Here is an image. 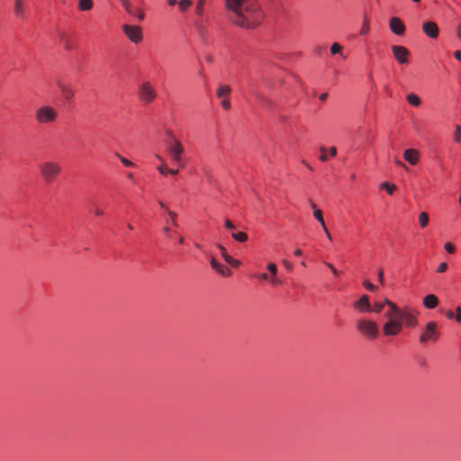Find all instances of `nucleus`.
<instances>
[{
  "instance_id": "obj_7",
  "label": "nucleus",
  "mask_w": 461,
  "mask_h": 461,
  "mask_svg": "<svg viewBox=\"0 0 461 461\" xmlns=\"http://www.w3.org/2000/svg\"><path fill=\"white\" fill-rule=\"evenodd\" d=\"M268 273L255 274L254 277L260 282H267L271 286H279L283 285V280L277 276V266L275 263L267 265Z\"/></svg>"
},
{
  "instance_id": "obj_51",
  "label": "nucleus",
  "mask_w": 461,
  "mask_h": 461,
  "mask_svg": "<svg viewBox=\"0 0 461 461\" xmlns=\"http://www.w3.org/2000/svg\"><path fill=\"white\" fill-rule=\"evenodd\" d=\"M179 172L178 168H169L168 167V171H167V175H171V176H176L177 175Z\"/></svg>"
},
{
  "instance_id": "obj_13",
  "label": "nucleus",
  "mask_w": 461,
  "mask_h": 461,
  "mask_svg": "<svg viewBox=\"0 0 461 461\" xmlns=\"http://www.w3.org/2000/svg\"><path fill=\"white\" fill-rule=\"evenodd\" d=\"M392 51L393 53L395 59L400 64L409 63L410 52L405 47L395 45L392 47Z\"/></svg>"
},
{
  "instance_id": "obj_12",
  "label": "nucleus",
  "mask_w": 461,
  "mask_h": 461,
  "mask_svg": "<svg viewBox=\"0 0 461 461\" xmlns=\"http://www.w3.org/2000/svg\"><path fill=\"white\" fill-rule=\"evenodd\" d=\"M122 30L126 37L134 44H139L143 40L142 29L138 25L123 24Z\"/></svg>"
},
{
  "instance_id": "obj_35",
  "label": "nucleus",
  "mask_w": 461,
  "mask_h": 461,
  "mask_svg": "<svg viewBox=\"0 0 461 461\" xmlns=\"http://www.w3.org/2000/svg\"><path fill=\"white\" fill-rule=\"evenodd\" d=\"M205 1L204 0H198L195 6V13L197 15L202 16L203 14V7H204Z\"/></svg>"
},
{
  "instance_id": "obj_16",
  "label": "nucleus",
  "mask_w": 461,
  "mask_h": 461,
  "mask_svg": "<svg viewBox=\"0 0 461 461\" xmlns=\"http://www.w3.org/2000/svg\"><path fill=\"white\" fill-rule=\"evenodd\" d=\"M354 309L360 312H371V305L367 295H362L357 301L353 303Z\"/></svg>"
},
{
  "instance_id": "obj_46",
  "label": "nucleus",
  "mask_w": 461,
  "mask_h": 461,
  "mask_svg": "<svg viewBox=\"0 0 461 461\" xmlns=\"http://www.w3.org/2000/svg\"><path fill=\"white\" fill-rule=\"evenodd\" d=\"M364 286L369 290V291H375L376 286L373 284H371L369 281H365L364 282Z\"/></svg>"
},
{
  "instance_id": "obj_6",
  "label": "nucleus",
  "mask_w": 461,
  "mask_h": 461,
  "mask_svg": "<svg viewBox=\"0 0 461 461\" xmlns=\"http://www.w3.org/2000/svg\"><path fill=\"white\" fill-rule=\"evenodd\" d=\"M166 147L173 164L184 167L185 166V148L180 140L172 137L167 141Z\"/></svg>"
},
{
  "instance_id": "obj_44",
  "label": "nucleus",
  "mask_w": 461,
  "mask_h": 461,
  "mask_svg": "<svg viewBox=\"0 0 461 461\" xmlns=\"http://www.w3.org/2000/svg\"><path fill=\"white\" fill-rule=\"evenodd\" d=\"M325 265L330 269L335 277H338L339 276L340 272L338 271L332 264L326 262Z\"/></svg>"
},
{
  "instance_id": "obj_23",
  "label": "nucleus",
  "mask_w": 461,
  "mask_h": 461,
  "mask_svg": "<svg viewBox=\"0 0 461 461\" xmlns=\"http://www.w3.org/2000/svg\"><path fill=\"white\" fill-rule=\"evenodd\" d=\"M14 15L19 19L25 17V5L23 0H15L14 5Z\"/></svg>"
},
{
  "instance_id": "obj_55",
  "label": "nucleus",
  "mask_w": 461,
  "mask_h": 461,
  "mask_svg": "<svg viewBox=\"0 0 461 461\" xmlns=\"http://www.w3.org/2000/svg\"><path fill=\"white\" fill-rule=\"evenodd\" d=\"M378 280L381 284L384 283V273L382 269H380L378 272Z\"/></svg>"
},
{
  "instance_id": "obj_63",
  "label": "nucleus",
  "mask_w": 461,
  "mask_h": 461,
  "mask_svg": "<svg viewBox=\"0 0 461 461\" xmlns=\"http://www.w3.org/2000/svg\"><path fill=\"white\" fill-rule=\"evenodd\" d=\"M185 241L184 238L183 237H180L179 240H178V243L179 244H183Z\"/></svg>"
},
{
  "instance_id": "obj_15",
  "label": "nucleus",
  "mask_w": 461,
  "mask_h": 461,
  "mask_svg": "<svg viewBox=\"0 0 461 461\" xmlns=\"http://www.w3.org/2000/svg\"><path fill=\"white\" fill-rule=\"evenodd\" d=\"M403 158L406 160L410 165L415 166L419 163L420 159V153L416 149H407L403 152Z\"/></svg>"
},
{
  "instance_id": "obj_48",
  "label": "nucleus",
  "mask_w": 461,
  "mask_h": 461,
  "mask_svg": "<svg viewBox=\"0 0 461 461\" xmlns=\"http://www.w3.org/2000/svg\"><path fill=\"white\" fill-rule=\"evenodd\" d=\"M133 15H137L140 21H142L145 18V14L142 10H137V12H134Z\"/></svg>"
},
{
  "instance_id": "obj_52",
  "label": "nucleus",
  "mask_w": 461,
  "mask_h": 461,
  "mask_svg": "<svg viewBox=\"0 0 461 461\" xmlns=\"http://www.w3.org/2000/svg\"><path fill=\"white\" fill-rule=\"evenodd\" d=\"M94 213L96 215V216H102L104 215V212L102 209L98 208V207H95L94 209Z\"/></svg>"
},
{
  "instance_id": "obj_40",
  "label": "nucleus",
  "mask_w": 461,
  "mask_h": 461,
  "mask_svg": "<svg viewBox=\"0 0 461 461\" xmlns=\"http://www.w3.org/2000/svg\"><path fill=\"white\" fill-rule=\"evenodd\" d=\"M320 151L321 153L320 156V160L322 162H326L328 160V156H327L328 149L324 147H321L320 149Z\"/></svg>"
},
{
  "instance_id": "obj_42",
  "label": "nucleus",
  "mask_w": 461,
  "mask_h": 461,
  "mask_svg": "<svg viewBox=\"0 0 461 461\" xmlns=\"http://www.w3.org/2000/svg\"><path fill=\"white\" fill-rule=\"evenodd\" d=\"M447 270V264L445 262H442L438 266L436 272L441 274V273L446 272Z\"/></svg>"
},
{
  "instance_id": "obj_14",
  "label": "nucleus",
  "mask_w": 461,
  "mask_h": 461,
  "mask_svg": "<svg viewBox=\"0 0 461 461\" xmlns=\"http://www.w3.org/2000/svg\"><path fill=\"white\" fill-rule=\"evenodd\" d=\"M389 27L395 35H402L405 32V25L398 17H393L389 21Z\"/></svg>"
},
{
  "instance_id": "obj_37",
  "label": "nucleus",
  "mask_w": 461,
  "mask_h": 461,
  "mask_svg": "<svg viewBox=\"0 0 461 461\" xmlns=\"http://www.w3.org/2000/svg\"><path fill=\"white\" fill-rule=\"evenodd\" d=\"M341 50H342V46L338 43V42H334L331 46H330V53L332 55H336V54H339L341 52Z\"/></svg>"
},
{
  "instance_id": "obj_9",
  "label": "nucleus",
  "mask_w": 461,
  "mask_h": 461,
  "mask_svg": "<svg viewBox=\"0 0 461 461\" xmlns=\"http://www.w3.org/2000/svg\"><path fill=\"white\" fill-rule=\"evenodd\" d=\"M357 330L365 337L369 339H376L379 333L377 324L368 319H359L357 321Z\"/></svg>"
},
{
  "instance_id": "obj_5",
  "label": "nucleus",
  "mask_w": 461,
  "mask_h": 461,
  "mask_svg": "<svg viewBox=\"0 0 461 461\" xmlns=\"http://www.w3.org/2000/svg\"><path fill=\"white\" fill-rule=\"evenodd\" d=\"M384 316L387 321L382 327L384 335L386 337L399 335L403 329L400 317L391 308L385 312Z\"/></svg>"
},
{
  "instance_id": "obj_24",
  "label": "nucleus",
  "mask_w": 461,
  "mask_h": 461,
  "mask_svg": "<svg viewBox=\"0 0 461 461\" xmlns=\"http://www.w3.org/2000/svg\"><path fill=\"white\" fill-rule=\"evenodd\" d=\"M406 100L411 105L414 107H419L421 104L420 98L416 94H408L406 95Z\"/></svg>"
},
{
  "instance_id": "obj_33",
  "label": "nucleus",
  "mask_w": 461,
  "mask_h": 461,
  "mask_svg": "<svg viewBox=\"0 0 461 461\" xmlns=\"http://www.w3.org/2000/svg\"><path fill=\"white\" fill-rule=\"evenodd\" d=\"M167 214L169 216V220L167 221V224H172L173 227H177V221H176V213L172 211H167Z\"/></svg>"
},
{
  "instance_id": "obj_27",
  "label": "nucleus",
  "mask_w": 461,
  "mask_h": 461,
  "mask_svg": "<svg viewBox=\"0 0 461 461\" xmlns=\"http://www.w3.org/2000/svg\"><path fill=\"white\" fill-rule=\"evenodd\" d=\"M93 8V1L92 0H79L78 1V9L81 11H89Z\"/></svg>"
},
{
  "instance_id": "obj_11",
  "label": "nucleus",
  "mask_w": 461,
  "mask_h": 461,
  "mask_svg": "<svg viewBox=\"0 0 461 461\" xmlns=\"http://www.w3.org/2000/svg\"><path fill=\"white\" fill-rule=\"evenodd\" d=\"M230 93L231 87L226 84H220L216 88V97L220 100L221 106L225 111H229L231 108L230 101Z\"/></svg>"
},
{
  "instance_id": "obj_59",
  "label": "nucleus",
  "mask_w": 461,
  "mask_h": 461,
  "mask_svg": "<svg viewBox=\"0 0 461 461\" xmlns=\"http://www.w3.org/2000/svg\"><path fill=\"white\" fill-rule=\"evenodd\" d=\"M456 34L457 37L461 40V24L457 26Z\"/></svg>"
},
{
  "instance_id": "obj_8",
  "label": "nucleus",
  "mask_w": 461,
  "mask_h": 461,
  "mask_svg": "<svg viewBox=\"0 0 461 461\" xmlns=\"http://www.w3.org/2000/svg\"><path fill=\"white\" fill-rule=\"evenodd\" d=\"M58 118L57 110L50 105H41L35 111V120L40 124H50Z\"/></svg>"
},
{
  "instance_id": "obj_53",
  "label": "nucleus",
  "mask_w": 461,
  "mask_h": 461,
  "mask_svg": "<svg viewBox=\"0 0 461 461\" xmlns=\"http://www.w3.org/2000/svg\"><path fill=\"white\" fill-rule=\"evenodd\" d=\"M321 228H322V230H323V231H324V233H325L326 237H327L330 240H331V235H330V233L329 230L327 229L326 224L324 225V227H321Z\"/></svg>"
},
{
  "instance_id": "obj_21",
  "label": "nucleus",
  "mask_w": 461,
  "mask_h": 461,
  "mask_svg": "<svg viewBox=\"0 0 461 461\" xmlns=\"http://www.w3.org/2000/svg\"><path fill=\"white\" fill-rule=\"evenodd\" d=\"M218 248L226 263H228L232 267H239L240 266V261L230 256L223 246L218 245Z\"/></svg>"
},
{
  "instance_id": "obj_3",
  "label": "nucleus",
  "mask_w": 461,
  "mask_h": 461,
  "mask_svg": "<svg viewBox=\"0 0 461 461\" xmlns=\"http://www.w3.org/2000/svg\"><path fill=\"white\" fill-rule=\"evenodd\" d=\"M39 172L46 184H51L61 175L62 166L54 160H45L39 165Z\"/></svg>"
},
{
  "instance_id": "obj_57",
  "label": "nucleus",
  "mask_w": 461,
  "mask_h": 461,
  "mask_svg": "<svg viewBox=\"0 0 461 461\" xmlns=\"http://www.w3.org/2000/svg\"><path fill=\"white\" fill-rule=\"evenodd\" d=\"M455 58L458 60H461V50L455 51Z\"/></svg>"
},
{
  "instance_id": "obj_31",
  "label": "nucleus",
  "mask_w": 461,
  "mask_h": 461,
  "mask_svg": "<svg viewBox=\"0 0 461 461\" xmlns=\"http://www.w3.org/2000/svg\"><path fill=\"white\" fill-rule=\"evenodd\" d=\"M313 217L321 223V227H324L325 221L321 209H315L313 211Z\"/></svg>"
},
{
  "instance_id": "obj_17",
  "label": "nucleus",
  "mask_w": 461,
  "mask_h": 461,
  "mask_svg": "<svg viewBox=\"0 0 461 461\" xmlns=\"http://www.w3.org/2000/svg\"><path fill=\"white\" fill-rule=\"evenodd\" d=\"M211 267L221 276L229 277L232 275L231 270L225 265L219 263L214 258L210 260Z\"/></svg>"
},
{
  "instance_id": "obj_41",
  "label": "nucleus",
  "mask_w": 461,
  "mask_h": 461,
  "mask_svg": "<svg viewBox=\"0 0 461 461\" xmlns=\"http://www.w3.org/2000/svg\"><path fill=\"white\" fill-rule=\"evenodd\" d=\"M444 248H445L446 251L449 254H453L456 251L455 246L450 242L445 243Z\"/></svg>"
},
{
  "instance_id": "obj_28",
  "label": "nucleus",
  "mask_w": 461,
  "mask_h": 461,
  "mask_svg": "<svg viewBox=\"0 0 461 461\" xmlns=\"http://www.w3.org/2000/svg\"><path fill=\"white\" fill-rule=\"evenodd\" d=\"M231 237L239 242H245L248 240V235L244 231H232Z\"/></svg>"
},
{
  "instance_id": "obj_18",
  "label": "nucleus",
  "mask_w": 461,
  "mask_h": 461,
  "mask_svg": "<svg viewBox=\"0 0 461 461\" xmlns=\"http://www.w3.org/2000/svg\"><path fill=\"white\" fill-rule=\"evenodd\" d=\"M423 32L429 38L435 39L438 36V27L434 22H426L422 24Z\"/></svg>"
},
{
  "instance_id": "obj_56",
  "label": "nucleus",
  "mask_w": 461,
  "mask_h": 461,
  "mask_svg": "<svg viewBox=\"0 0 461 461\" xmlns=\"http://www.w3.org/2000/svg\"><path fill=\"white\" fill-rule=\"evenodd\" d=\"M127 178H128L131 182H132V183H134V182H135L134 175H133L131 172H129V173L127 174Z\"/></svg>"
},
{
  "instance_id": "obj_43",
  "label": "nucleus",
  "mask_w": 461,
  "mask_h": 461,
  "mask_svg": "<svg viewBox=\"0 0 461 461\" xmlns=\"http://www.w3.org/2000/svg\"><path fill=\"white\" fill-rule=\"evenodd\" d=\"M122 5L123 7L125 8V10L131 14H134V11L131 9V4L129 3V1L127 0H123L122 1Z\"/></svg>"
},
{
  "instance_id": "obj_45",
  "label": "nucleus",
  "mask_w": 461,
  "mask_h": 461,
  "mask_svg": "<svg viewBox=\"0 0 461 461\" xmlns=\"http://www.w3.org/2000/svg\"><path fill=\"white\" fill-rule=\"evenodd\" d=\"M224 226L227 230H233L235 229V226L234 224L232 223V221L229 219L225 220L224 221Z\"/></svg>"
},
{
  "instance_id": "obj_2",
  "label": "nucleus",
  "mask_w": 461,
  "mask_h": 461,
  "mask_svg": "<svg viewBox=\"0 0 461 461\" xmlns=\"http://www.w3.org/2000/svg\"><path fill=\"white\" fill-rule=\"evenodd\" d=\"M441 337L439 324L436 321L425 322L419 330L418 341L421 346L437 343Z\"/></svg>"
},
{
  "instance_id": "obj_19",
  "label": "nucleus",
  "mask_w": 461,
  "mask_h": 461,
  "mask_svg": "<svg viewBox=\"0 0 461 461\" xmlns=\"http://www.w3.org/2000/svg\"><path fill=\"white\" fill-rule=\"evenodd\" d=\"M59 43L66 50H71L76 47L73 37L67 32H60L59 34Z\"/></svg>"
},
{
  "instance_id": "obj_38",
  "label": "nucleus",
  "mask_w": 461,
  "mask_h": 461,
  "mask_svg": "<svg viewBox=\"0 0 461 461\" xmlns=\"http://www.w3.org/2000/svg\"><path fill=\"white\" fill-rule=\"evenodd\" d=\"M116 156H117V158H119V159L121 160V162L122 163L123 166H125L127 167H135V164L132 161H131L130 159H128L124 157H122L119 154H116Z\"/></svg>"
},
{
  "instance_id": "obj_30",
  "label": "nucleus",
  "mask_w": 461,
  "mask_h": 461,
  "mask_svg": "<svg viewBox=\"0 0 461 461\" xmlns=\"http://www.w3.org/2000/svg\"><path fill=\"white\" fill-rule=\"evenodd\" d=\"M380 188L386 190L389 194H393L394 191L397 189L396 185L393 184H390L388 182H384L381 184Z\"/></svg>"
},
{
  "instance_id": "obj_49",
  "label": "nucleus",
  "mask_w": 461,
  "mask_h": 461,
  "mask_svg": "<svg viewBox=\"0 0 461 461\" xmlns=\"http://www.w3.org/2000/svg\"><path fill=\"white\" fill-rule=\"evenodd\" d=\"M163 231H164V233L166 234V236L167 238H171L172 237V230H171V228L169 226H165L163 228Z\"/></svg>"
},
{
  "instance_id": "obj_29",
  "label": "nucleus",
  "mask_w": 461,
  "mask_h": 461,
  "mask_svg": "<svg viewBox=\"0 0 461 461\" xmlns=\"http://www.w3.org/2000/svg\"><path fill=\"white\" fill-rule=\"evenodd\" d=\"M191 0H180L178 2V8L181 13H185L189 7L192 5Z\"/></svg>"
},
{
  "instance_id": "obj_58",
  "label": "nucleus",
  "mask_w": 461,
  "mask_h": 461,
  "mask_svg": "<svg viewBox=\"0 0 461 461\" xmlns=\"http://www.w3.org/2000/svg\"><path fill=\"white\" fill-rule=\"evenodd\" d=\"M303 254L302 250L300 249H297L294 251V255L296 257H299Z\"/></svg>"
},
{
  "instance_id": "obj_54",
  "label": "nucleus",
  "mask_w": 461,
  "mask_h": 461,
  "mask_svg": "<svg viewBox=\"0 0 461 461\" xmlns=\"http://www.w3.org/2000/svg\"><path fill=\"white\" fill-rule=\"evenodd\" d=\"M456 312V321L461 322V308L457 307Z\"/></svg>"
},
{
  "instance_id": "obj_1",
  "label": "nucleus",
  "mask_w": 461,
  "mask_h": 461,
  "mask_svg": "<svg viewBox=\"0 0 461 461\" xmlns=\"http://www.w3.org/2000/svg\"><path fill=\"white\" fill-rule=\"evenodd\" d=\"M229 21L244 29L258 27L264 19V14L256 0H224Z\"/></svg>"
},
{
  "instance_id": "obj_22",
  "label": "nucleus",
  "mask_w": 461,
  "mask_h": 461,
  "mask_svg": "<svg viewBox=\"0 0 461 461\" xmlns=\"http://www.w3.org/2000/svg\"><path fill=\"white\" fill-rule=\"evenodd\" d=\"M59 88L61 92L62 97L67 101H71L74 97V90L68 84L59 83Z\"/></svg>"
},
{
  "instance_id": "obj_39",
  "label": "nucleus",
  "mask_w": 461,
  "mask_h": 461,
  "mask_svg": "<svg viewBox=\"0 0 461 461\" xmlns=\"http://www.w3.org/2000/svg\"><path fill=\"white\" fill-rule=\"evenodd\" d=\"M158 171L163 176H167L168 167L163 162L158 167Z\"/></svg>"
},
{
  "instance_id": "obj_26",
  "label": "nucleus",
  "mask_w": 461,
  "mask_h": 461,
  "mask_svg": "<svg viewBox=\"0 0 461 461\" xmlns=\"http://www.w3.org/2000/svg\"><path fill=\"white\" fill-rule=\"evenodd\" d=\"M255 96L261 105L266 106V107L272 106V104H273L272 101L269 100L268 98H267L266 96H264L263 95L257 93V94H255Z\"/></svg>"
},
{
  "instance_id": "obj_47",
  "label": "nucleus",
  "mask_w": 461,
  "mask_h": 461,
  "mask_svg": "<svg viewBox=\"0 0 461 461\" xmlns=\"http://www.w3.org/2000/svg\"><path fill=\"white\" fill-rule=\"evenodd\" d=\"M393 161H394V164H395L396 166H398V167H402V168H403V169H405V170H407V169H408L407 166H406L403 162H402L401 160H399L397 158H395L393 159Z\"/></svg>"
},
{
  "instance_id": "obj_60",
  "label": "nucleus",
  "mask_w": 461,
  "mask_h": 461,
  "mask_svg": "<svg viewBox=\"0 0 461 461\" xmlns=\"http://www.w3.org/2000/svg\"><path fill=\"white\" fill-rule=\"evenodd\" d=\"M167 3L168 5L173 6L177 3V1L176 0H167Z\"/></svg>"
},
{
  "instance_id": "obj_4",
  "label": "nucleus",
  "mask_w": 461,
  "mask_h": 461,
  "mask_svg": "<svg viewBox=\"0 0 461 461\" xmlns=\"http://www.w3.org/2000/svg\"><path fill=\"white\" fill-rule=\"evenodd\" d=\"M385 303L400 317L402 325L404 324L407 328H415L418 326L419 312L417 311L409 308H399L394 303L388 299H385Z\"/></svg>"
},
{
  "instance_id": "obj_25",
  "label": "nucleus",
  "mask_w": 461,
  "mask_h": 461,
  "mask_svg": "<svg viewBox=\"0 0 461 461\" xmlns=\"http://www.w3.org/2000/svg\"><path fill=\"white\" fill-rule=\"evenodd\" d=\"M419 225L420 228H426L429 222V214L426 212H421L418 217Z\"/></svg>"
},
{
  "instance_id": "obj_64",
  "label": "nucleus",
  "mask_w": 461,
  "mask_h": 461,
  "mask_svg": "<svg viewBox=\"0 0 461 461\" xmlns=\"http://www.w3.org/2000/svg\"><path fill=\"white\" fill-rule=\"evenodd\" d=\"M156 158H158V160H160L162 163L164 162V159L162 158L161 156L157 155Z\"/></svg>"
},
{
  "instance_id": "obj_36",
  "label": "nucleus",
  "mask_w": 461,
  "mask_h": 461,
  "mask_svg": "<svg viewBox=\"0 0 461 461\" xmlns=\"http://www.w3.org/2000/svg\"><path fill=\"white\" fill-rule=\"evenodd\" d=\"M384 305H387L385 303V301L384 303H381V302H375L374 303V308H371V312H376V313H379L382 312V310L384 309Z\"/></svg>"
},
{
  "instance_id": "obj_34",
  "label": "nucleus",
  "mask_w": 461,
  "mask_h": 461,
  "mask_svg": "<svg viewBox=\"0 0 461 461\" xmlns=\"http://www.w3.org/2000/svg\"><path fill=\"white\" fill-rule=\"evenodd\" d=\"M370 27H369V20L366 16L364 17L363 25L360 30L361 35H366L369 32Z\"/></svg>"
},
{
  "instance_id": "obj_32",
  "label": "nucleus",
  "mask_w": 461,
  "mask_h": 461,
  "mask_svg": "<svg viewBox=\"0 0 461 461\" xmlns=\"http://www.w3.org/2000/svg\"><path fill=\"white\" fill-rule=\"evenodd\" d=\"M453 138H454V141L456 143L461 142V125H459V124L455 125Z\"/></svg>"
},
{
  "instance_id": "obj_61",
  "label": "nucleus",
  "mask_w": 461,
  "mask_h": 461,
  "mask_svg": "<svg viewBox=\"0 0 461 461\" xmlns=\"http://www.w3.org/2000/svg\"><path fill=\"white\" fill-rule=\"evenodd\" d=\"M310 204H311V207L313 209V211H314L315 209H318L314 202L310 201Z\"/></svg>"
},
{
  "instance_id": "obj_62",
  "label": "nucleus",
  "mask_w": 461,
  "mask_h": 461,
  "mask_svg": "<svg viewBox=\"0 0 461 461\" xmlns=\"http://www.w3.org/2000/svg\"><path fill=\"white\" fill-rule=\"evenodd\" d=\"M326 97H327V94L326 93L325 94H321V96H320V99L321 100H325Z\"/></svg>"
},
{
  "instance_id": "obj_20",
  "label": "nucleus",
  "mask_w": 461,
  "mask_h": 461,
  "mask_svg": "<svg viewBox=\"0 0 461 461\" xmlns=\"http://www.w3.org/2000/svg\"><path fill=\"white\" fill-rule=\"evenodd\" d=\"M422 304L426 309H435L439 304V300L435 294H427L423 300Z\"/></svg>"
},
{
  "instance_id": "obj_10",
  "label": "nucleus",
  "mask_w": 461,
  "mask_h": 461,
  "mask_svg": "<svg viewBox=\"0 0 461 461\" xmlns=\"http://www.w3.org/2000/svg\"><path fill=\"white\" fill-rule=\"evenodd\" d=\"M138 97L145 104H151L157 97L153 85L149 81L141 83L138 88Z\"/></svg>"
},
{
  "instance_id": "obj_50",
  "label": "nucleus",
  "mask_w": 461,
  "mask_h": 461,
  "mask_svg": "<svg viewBox=\"0 0 461 461\" xmlns=\"http://www.w3.org/2000/svg\"><path fill=\"white\" fill-rule=\"evenodd\" d=\"M329 153H330V157H335L337 155V149H336V147H334V146L330 147L329 149Z\"/></svg>"
}]
</instances>
